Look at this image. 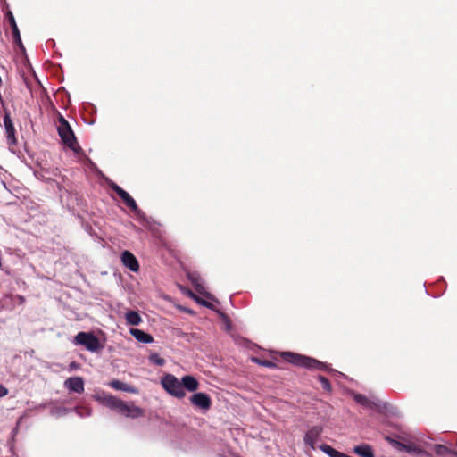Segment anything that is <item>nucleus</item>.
Returning <instances> with one entry per match:
<instances>
[{
    "mask_svg": "<svg viewBox=\"0 0 457 457\" xmlns=\"http://www.w3.org/2000/svg\"><path fill=\"white\" fill-rule=\"evenodd\" d=\"M96 400L105 407L127 418L137 419L143 417L145 414L144 410L136 406L133 403H127L110 394L103 393L96 396Z\"/></svg>",
    "mask_w": 457,
    "mask_h": 457,
    "instance_id": "nucleus-1",
    "label": "nucleus"
},
{
    "mask_svg": "<svg viewBox=\"0 0 457 457\" xmlns=\"http://www.w3.org/2000/svg\"><path fill=\"white\" fill-rule=\"evenodd\" d=\"M282 357L287 362L294 364L297 367L319 370H327L328 369V366L326 363L305 355L291 352H284L282 353Z\"/></svg>",
    "mask_w": 457,
    "mask_h": 457,
    "instance_id": "nucleus-2",
    "label": "nucleus"
},
{
    "mask_svg": "<svg viewBox=\"0 0 457 457\" xmlns=\"http://www.w3.org/2000/svg\"><path fill=\"white\" fill-rule=\"evenodd\" d=\"M57 130L62 143L67 147H69L70 149L76 153H78L79 150L81 149L77 143V139L70 124L62 116H60L59 118V126L57 128Z\"/></svg>",
    "mask_w": 457,
    "mask_h": 457,
    "instance_id": "nucleus-3",
    "label": "nucleus"
},
{
    "mask_svg": "<svg viewBox=\"0 0 457 457\" xmlns=\"http://www.w3.org/2000/svg\"><path fill=\"white\" fill-rule=\"evenodd\" d=\"M161 385L169 395L177 399H183L186 396V392L182 388L181 379L179 380L173 374L162 376Z\"/></svg>",
    "mask_w": 457,
    "mask_h": 457,
    "instance_id": "nucleus-4",
    "label": "nucleus"
},
{
    "mask_svg": "<svg viewBox=\"0 0 457 457\" xmlns=\"http://www.w3.org/2000/svg\"><path fill=\"white\" fill-rule=\"evenodd\" d=\"M108 185L110 188L120 197V199L128 206V208H129L133 212H135L136 215L140 217L145 215L144 212L138 208L136 201L130 196V195L127 191H125L113 181H110Z\"/></svg>",
    "mask_w": 457,
    "mask_h": 457,
    "instance_id": "nucleus-5",
    "label": "nucleus"
},
{
    "mask_svg": "<svg viewBox=\"0 0 457 457\" xmlns=\"http://www.w3.org/2000/svg\"><path fill=\"white\" fill-rule=\"evenodd\" d=\"M76 345H81L90 352H97L102 346L99 339L89 332H79L74 337Z\"/></svg>",
    "mask_w": 457,
    "mask_h": 457,
    "instance_id": "nucleus-6",
    "label": "nucleus"
},
{
    "mask_svg": "<svg viewBox=\"0 0 457 457\" xmlns=\"http://www.w3.org/2000/svg\"><path fill=\"white\" fill-rule=\"evenodd\" d=\"M190 403L196 409L206 412L212 407V399L209 395L204 392L194 393L189 397Z\"/></svg>",
    "mask_w": 457,
    "mask_h": 457,
    "instance_id": "nucleus-7",
    "label": "nucleus"
},
{
    "mask_svg": "<svg viewBox=\"0 0 457 457\" xmlns=\"http://www.w3.org/2000/svg\"><path fill=\"white\" fill-rule=\"evenodd\" d=\"M6 15H7L8 21L10 22L12 30L13 41L18 46V47L20 48L21 52L22 54H25L26 49H25L24 45L22 44V41H21V35H20V30H19L18 26L16 24L14 16L12 14V12H10V11L7 12Z\"/></svg>",
    "mask_w": 457,
    "mask_h": 457,
    "instance_id": "nucleus-8",
    "label": "nucleus"
},
{
    "mask_svg": "<svg viewBox=\"0 0 457 457\" xmlns=\"http://www.w3.org/2000/svg\"><path fill=\"white\" fill-rule=\"evenodd\" d=\"M323 431V428L321 426H314L311 428L304 436V443L312 447V449L315 448V444L319 440L321 433Z\"/></svg>",
    "mask_w": 457,
    "mask_h": 457,
    "instance_id": "nucleus-9",
    "label": "nucleus"
},
{
    "mask_svg": "<svg viewBox=\"0 0 457 457\" xmlns=\"http://www.w3.org/2000/svg\"><path fill=\"white\" fill-rule=\"evenodd\" d=\"M65 387L70 392L81 394L84 392V380L81 377H71L65 380Z\"/></svg>",
    "mask_w": 457,
    "mask_h": 457,
    "instance_id": "nucleus-10",
    "label": "nucleus"
},
{
    "mask_svg": "<svg viewBox=\"0 0 457 457\" xmlns=\"http://www.w3.org/2000/svg\"><path fill=\"white\" fill-rule=\"evenodd\" d=\"M120 258L125 267L129 268L133 272L138 271L139 263L132 253H130L129 251H124L121 253Z\"/></svg>",
    "mask_w": 457,
    "mask_h": 457,
    "instance_id": "nucleus-11",
    "label": "nucleus"
},
{
    "mask_svg": "<svg viewBox=\"0 0 457 457\" xmlns=\"http://www.w3.org/2000/svg\"><path fill=\"white\" fill-rule=\"evenodd\" d=\"M183 390L195 393L199 388V381L192 375H186L181 378Z\"/></svg>",
    "mask_w": 457,
    "mask_h": 457,
    "instance_id": "nucleus-12",
    "label": "nucleus"
},
{
    "mask_svg": "<svg viewBox=\"0 0 457 457\" xmlns=\"http://www.w3.org/2000/svg\"><path fill=\"white\" fill-rule=\"evenodd\" d=\"M356 403L369 409H380V402L370 400L367 396L361 394H355L353 396Z\"/></svg>",
    "mask_w": 457,
    "mask_h": 457,
    "instance_id": "nucleus-13",
    "label": "nucleus"
},
{
    "mask_svg": "<svg viewBox=\"0 0 457 457\" xmlns=\"http://www.w3.org/2000/svg\"><path fill=\"white\" fill-rule=\"evenodd\" d=\"M4 125L5 127L6 135H7V142L9 145H14L16 143L15 139V129L12 125V120L9 114H5L4 116Z\"/></svg>",
    "mask_w": 457,
    "mask_h": 457,
    "instance_id": "nucleus-14",
    "label": "nucleus"
},
{
    "mask_svg": "<svg viewBox=\"0 0 457 457\" xmlns=\"http://www.w3.org/2000/svg\"><path fill=\"white\" fill-rule=\"evenodd\" d=\"M108 386L115 390H120V391L132 393V394L138 393V390L136 387L129 386L126 383H123L118 379H113V380L110 381Z\"/></svg>",
    "mask_w": 457,
    "mask_h": 457,
    "instance_id": "nucleus-15",
    "label": "nucleus"
},
{
    "mask_svg": "<svg viewBox=\"0 0 457 457\" xmlns=\"http://www.w3.org/2000/svg\"><path fill=\"white\" fill-rule=\"evenodd\" d=\"M130 334L138 341L145 344L152 343L154 341V337L148 334L145 333L143 330L132 328L130 329Z\"/></svg>",
    "mask_w": 457,
    "mask_h": 457,
    "instance_id": "nucleus-16",
    "label": "nucleus"
},
{
    "mask_svg": "<svg viewBox=\"0 0 457 457\" xmlns=\"http://www.w3.org/2000/svg\"><path fill=\"white\" fill-rule=\"evenodd\" d=\"M353 453L361 457H374V453L370 445L362 444L353 448Z\"/></svg>",
    "mask_w": 457,
    "mask_h": 457,
    "instance_id": "nucleus-17",
    "label": "nucleus"
},
{
    "mask_svg": "<svg viewBox=\"0 0 457 457\" xmlns=\"http://www.w3.org/2000/svg\"><path fill=\"white\" fill-rule=\"evenodd\" d=\"M126 320L129 325L137 326L141 323L142 319L137 312L129 311L126 313Z\"/></svg>",
    "mask_w": 457,
    "mask_h": 457,
    "instance_id": "nucleus-18",
    "label": "nucleus"
},
{
    "mask_svg": "<svg viewBox=\"0 0 457 457\" xmlns=\"http://www.w3.org/2000/svg\"><path fill=\"white\" fill-rule=\"evenodd\" d=\"M320 449L326 454H328L329 457H344V453H341L336 449H334L332 446L323 444L320 446Z\"/></svg>",
    "mask_w": 457,
    "mask_h": 457,
    "instance_id": "nucleus-19",
    "label": "nucleus"
},
{
    "mask_svg": "<svg viewBox=\"0 0 457 457\" xmlns=\"http://www.w3.org/2000/svg\"><path fill=\"white\" fill-rule=\"evenodd\" d=\"M189 295L191 296V298H193L197 303L201 304L202 306H204L211 310H214V305L212 303L198 297L196 295L193 294L191 291L189 292Z\"/></svg>",
    "mask_w": 457,
    "mask_h": 457,
    "instance_id": "nucleus-20",
    "label": "nucleus"
},
{
    "mask_svg": "<svg viewBox=\"0 0 457 457\" xmlns=\"http://www.w3.org/2000/svg\"><path fill=\"white\" fill-rule=\"evenodd\" d=\"M149 361L157 366H163L165 364V360L162 358L157 353H152L149 355Z\"/></svg>",
    "mask_w": 457,
    "mask_h": 457,
    "instance_id": "nucleus-21",
    "label": "nucleus"
},
{
    "mask_svg": "<svg viewBox=\"0 0 457 457\" xmlns=\"http://www.w3.org/2000/svg\"><path fill=\"white\" fill-rule=\"evenodd\" d=\"M434 451L437 455L444 456L446 454H451L452 449H449L444 445H435Z\"/></svg>",
    "mask_w": 457,
    "mask_h": 457,
    "instance_id": "nucleus-22",
    "label": "nucleus"
},
{
    "mask_svg": "<svg viewBox=\"0 0 457 457\" xmlns=\"http://www.w3.org/2000/svg\"><path fill=\"white\" fill-rule=\"evenodd\" d=\"M318 379H319L322 388L325 391H328V392L331 391V385H330L329 380L327 378H325L324 376H319Z\"/></svg>",
    "mask_w": 457,
    "mask_h": 457,
    "instance_id": "nucleus-23",
    "label": "nucleus"
},
{
    "mask_svg": "<svg viewBox=\"0 0 457 457\" xmlns=\"http://www.w3.org/2000/svg\"><path fill=\"white\" fill-rule=\"evenodd\" d=\"M189 279L194 284L195 290L198 293L203 294L204 287H203V286L201 284L198 283V278H195L194 275H190L189 276Z\"/></svg>",
    "mask_w": 457,
    "mask_h": 457,
    "instance_id": "nucleus-24",
    "label": "nucleus"
},
{
    "mask_svg": "<svg viewBox=\"0 0 457 457\" xmlns=\"http://www.w3.org/2000/svg\"><path fill=\"white\" fill-rule=\"evenodd\" d=\"M253 361L258 362L260 365L264 366V367H268V368H274V367H276V364L273 361H269V360L260 361V360L254 358Z\"/></svg>",
    "mask_w": 457,
    "mask_h": 457,
    "instance_id": "nucleus-25",
    "label": "nucleus"
},
{
    "mask_svg": "<svg viewBox=\"0 0 457 457\" xmlns=\"http://www.w3.org/2000/svg\"><path fill=\"white\" fill-rule=\"evenodd\" d=\"M8 394V389L0 384V397L5 396Z\"/></svg>",
    "mask_w": 457,
    "mask_h": 457,
    "instance_id": "nucleus-26",
    "label": "nucleus"
},
{
    "mask_svg": "<svg viewBox=\"0 0 457 457\" xmlns=\"http://www.w3.org/2000/svg\"><path fill=\"white\" fill-rule=\"evenodd\" d=\"M79 365L76 361H72V362H71V363H70V365H69V370H75V369L79 368Z\"/></svg>",
    "mask_w": 457,
    "mask_h": 457,
    "instance_id": "nucleus-27",
    "label": "nucleus"
},
{
    "mask_svg": "<svg viewBox=\"0 0 457 457\" xmlns=\"http://www.w3.org/2000/svg\"><path fill=\"white\" fill-rule=\"evenodd\" d=\"M394 442H395V444H398V442H396V441H394ZM399 445H400L403 448H404L407 452H410V447H409V446H407V445H403V444H400V443H399Z\"/></svg>",
    "mask_w": 457,
    "mask_h": 457,
    "instance_id": "nucleus-28",
    "label": "nucleus"
},
{
    "mask_svg": "<svg viewBox=\"0 0 457 457\" xmlns=\"http://www.w3.org/2000/svg\"><path fill=\"white\" fill-rule=\"evenodd\" d=\"M451 455H453L454 457H457V451L456 450H452Z\"/></svg>",
    "mask_w": 457,
    "mask_h": 457,
    "instance_id": "nucleus-29",
    "label": "nucleus"
},
{
    "mask_svg": "<svg viewBox=\"0 0 457 457\" xmlns=\"http://www.w3.org/2000/svg\"><path fill=\"white\" fill-rule=\"evenodd\" d=\"M76 411L79 414V416H83L82 412H80V409L79 408H77Z\"/></svg>",
    "mask_w": 457,
    "mask_h": 457,
    "instance_id": "nucleus-30",
    "label": "nucleus"
},
{
    "mask_svg": "<svg viewBox=\"0 0 457 457\" xmlns=\"http://www.w3.org/2000/svg\"><path fill=\"white\" fill-rule=\"evenodd\" d=\"M91 414V411L88 409H86V415L89 416Z\"/></svg>",
    "mask_w": 457,
    "mask_h": 457,
    "instance_id": "nucleus-31",
    "label": "nucleus"
}]
</instances>
